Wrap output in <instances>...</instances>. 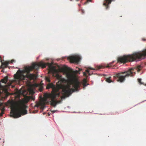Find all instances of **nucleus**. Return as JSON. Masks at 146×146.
<instances>
[{"instance_id":"1","label":"nucleus","mask_w":146,"mask_h":146,"mask_svg":"<svg viewBox=\"0 0 146 146\" xmlns=\"http://www.w3.org/2000/svg\"><path fill=\"white\" fill-rule=\"evenodd\" d=\"M48 65L49 69L48 73L51 74L53 77L57 79L58 81L56 83V86L52 84H49L47 86V88H52V94L46 93L44 95V99L45 102L48 103L52 106L55 107L57 102V100L58 97H60L61 99L68 97L73 92L78 91L82 84L84 87L87 86L88 74L89 75L93 74L90 70L96 71L101 68H103V64L97 65L95 68L89 67L86 70V72H84L83 75L86 77L81 82H79L78 79L71 73L66 72V76L67 80L62 78L60 74V72H63L64 70L59 68L57 70L56 67L53 65L52 63H45L42 62L38 63H34L31 66H27L23 70H18L14 75L15 80L13 82L16 84H19L21 81L25 80L27 81L28 79L33 80L35 79V75L30 74L29 72L33 69L37 70L40 67L42 68L45 67Z\"/></svg>"},{"instance_id":"2","label":"nucleus","mask_w":146,"mask_h":146,"mask_svg":"<svg viewBox=\"0 0 146 146\" xmlns=\"http://www.w3.org/2000/svg\"><path fill=\"white\" fill-rule=\"evenodd\" d=\"M18 93L19 95H21L24 96L23 100L19 99L18 100H12L8 101L11 108V116L15 118L20 117L27 114V111L25 110L27 106L25 104L30 100H34L35 99L33 96H27L28 92L25 90L21 89L18 91Z\"/></svg>"},{"instance_id":"3","label":"nucleus","mask_w":146,"mask_h":146,"mask_svg":"<svg viewBox=\"0 0 146 146\" xmlns=\"http://www.w3.org/2000/svg\"><path fill=\"white\" fill-rule=\"evenodd\" d=\"M146 56V49L142 51L134 53L132 54L124 55L119 57L118 63H125L128 61H138L143 59Z\"/></svg>"},{"instance_id":"4","label":"nucleus","mask_w":146,"mask_h":146,"mask_svg":"<svg viewBox=\"0 0 146 146\" xmlns=\"http://www.w3.org/2000/svg\"><path fill=\"white\" fill-rule=\"evenodd\" d=\"M135 74V71H134V69L132 68L123 72L116 74L113 76V78L115 79L117 78V81L122 82L125 80V77L133 76Z\"/></svg>"},{"instance_id":"5","label":"nucleus","mask_w":146,"mask_h":146,"mask_svg":"<svg viewBox=\"0 0 146 146\" xmlns=\"http://www.w3.org/2000/svg\"><path fill=\"white\" fill-rule=\"evenodd\" d=\"M81 59V57L78 55H75L68 57V59L71 63H77Z\"/></svg>"},{"instance_id":"6","label":"nucleus","mask_w":146,"mask_h":146,"mask_svg":"<svg viewBox=\"0 0 146 146\" xmlns=\"http://www.w3.org/2000/svg\"><path fill=\"white\" fill-rule=\"evenodd\" d=\"M15 61L14 60H12L11 61H5L3 63V64L5 66V67H7L9 64L12 63L13 62H14Z\"/></svg>"},{"instance_id":"7","label":"nucleus","mask_w":146,"mask_h":146,"mask_svg":"<svg viewBox=\"0 0 146 146\" xmlns=\"http://www.w3.org/2000/svg\"><path fill=\"white\" fill-rule=\"evenodd\" d=\"M106 81L109 83L113 82V81L112 80L111 77H109L106 78Z\"/></svg>"},{"instance_id":"8","label":"nucleus","mask_w":146,"mask_h":146,"mask_svg":"<svg viewBox=\"0 0 146 146\" xmlns=\"http://www.w3.org/2000/svg\"><path fill=\"white\" fill-rule=\"evenodd\" d=\"M45 79L46 81L48 83L50 82V77L46 76L45 78Z\"/></svg>"},{"instance_id":"9","label":"nucleus","mask_w":146,"mask_h":146,"mask_svg":"<svg viewBox=\"0 0 146 146\" xmlns=\"http://www.w3.org/2000/svg\"><path fill=\"white\" fill-rule=\"evenodd\" d=\"M1 81L3 83L6 84L7 82V77L3 79Z\"/></svg>"},{"instance_id":"10","label":"nucleus","mask_w":146,"mask_h":146,"mask_svg":"<svg viewBox=\"0 0 146 146\" xmlns=\"http://www.w3.org/2000/svg\"><path fill=\"white\" fill-rule=\"evenodd\" d=\"M78 70H76L75 73L80 74V72L82 70V69L80 68H78Z\"/></svg>"},{"instance_id":"11","label":"nucleus","mask_w":146,"mask_h":146,"mask_svg":"<svg viewBox=\"0 0 146 146\" xmlns=\"http://www.w3.org/2000/svg\"><path fill=\"white\" fill-rule=\"evenodd\" d=\"M141 79H140V78L138 79V82L141 84H142L141 82Z\"/></svg>"},{"instance_id":"12","label":"nucleus","mask_w":146,"mask_h":146,"mask_svg":"<svg viewBox=\"0 0 146 146\" xmlns=\"http://www.w3.org/2000/svg\"><path fill=\"white\" fill-rule=\"evenodd\" d=\"M81 11L82 13H84V11L83 9H81Z\"/></svg>"},{"instance_id":"13","label":"nucleus","mask_w":146,"mask_h":146,"mask_svg":"<svg viewBox=\"0 0 146 146\" xmlns=\"http://www.w3.org/2000/svg\"><path fill=\"white\" fill-rule=\"evenodd\" d=\"M87 1L85 3V4H86L88 2L91 1L92 0H86Z\"/></svg>"},{"instance_id":"14","label":"nucleus","mask_w":146,"mask_h":146,"mask_svg":"<svg viewBox=\"0 0 146 146\" xmlns=\"http://www.w3.org/2000/svg\"><path fill=\"white\" fill-rule=\"evenodd\" d=\"M56 111H55V110L53 111H52V112L53 113H54V112H56Z\"/></svg>"},{"instance_id":"15","label":"nucleus","mask_w":146,"mask_h":146,"mask_svg":"<svg viewBox=\"0 0 146 146\" xmlns=\"http://www.w3.org/2000/svg\"><path fill=\"white\" fill-rule=\"evenodd\" d=\"M142 40H143V41H145L146 40L145 39H142Z\"/></svg>"},{"instance_id":"16","label":"nucleus","mask_w":146,"mask_h":146,"mask_svg":"<svg viewBox=\"0 0 146 146\" xmlns=\"http://www.w3.org/2000/svg\"><path fill=\"white\" fill-rule=\"evenodd\" d=\"M35 111V112H34V113H36V112H37V111Z\"/></svg>"},{"instance_id":"17","label":"nucleus","mask_w":146,"mask_h":146,"mask_svg":"<svg viewBox=\"0 0 146 146\" xmlns=\"http://www.w3.org/2000/svg\"><path fill=\"white\" fill-rule=\"evenodd\" d=\"M1 104H0V106H1Z\"/></svg>"},{"instance_id":"18","label":"nucleus","mask_w":146,"mask_h":146,"mask_svg":"<svg viewBox=\"0 0 146 146\" xmlns=\"http://www.w3.org/2000/svg\"><path fill=\"white\" fill-rule=\"evenodd\" d=\"M78 5H79V6H80V5L79 4H78Z\"/></svg>"},{"instance_id":"19","label":"nucleus","mask_w":146,"mask_h":146,"mask_svg":"<svg viewBox=\"0 0 146 146\" xmlns=\"http://www.w3.org/2000/svg\"><path fill=\"white\" fill-rule=\"evenodd\" d=\"M12 86L13 87H14V86Z\"/></svg>"}]
</instances>
